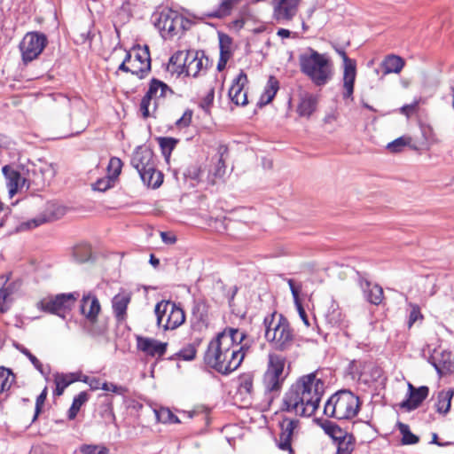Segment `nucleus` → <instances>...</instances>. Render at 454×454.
Instances as JSON below:
<instances>
[{
    "mask_svg": "<svg viewBox=\"0 0 454 454\" xmlns=\"http://www.w3.org/2000/svg\"><path fill=\"white\" fill-rule=\"evenodd\" d=\"M246 338L245 332L226 327L208 343L204 354L205 364L223 375L234 372L250 348L247 342H244Z\"/></svg>",
    "mask_w": 454,
    "mask_h": 454,
    "instance_id": "nucleus-1",
    "label": "nucleus"
},
{
    "mask_svg": "<svg viewBox=\"0 0 454 454\" xmlns=\"http://www.w3.org/2000/svg\"><path fill=\"white\" fill-rule=\"evenodd\" d=\"M325 384L311 372L300 377L285 393L281 411L300 417H310L317 410L325 394Z\"/></svg>",
    "mask_w": 454,
    "mask_h": 454,
    "instance_id": "nucleus-2",
    "label": "nucleus"
},
{
    "mask_svg": "<svg viewBox=\"0 0 454 454\" xmlns=\"http://www.w3.org/2000/svg\"><path fill=\"white\" fill-rule=\"evenodd\" d=\"M299 65L302 74L317 86L325 85L333 76L332 63L325 54L309 47L299 55Z\"/></svg>",
    "mask_w": 454,
    "mask_h": 454,
    "instance_id": "nucleus-3",
    "label": "nucleus"
},
{
    "mask_svg": "<svg viewBox=\"0 0 454 454\" xmlns=\"http://www.w3.org/2000/svg\"><path fill=\"white\" fill-rule=\"evenodd\" d=\"M265 338L273 349L287 351L294 344V333L288 320L282 315L272 313L265 317Z\"/></svg>",
    "mask_w": 454,
    "mask_h": 454,
    "instance_id": "nucleus-4",
    "label": "nucleus"
},
{
    "mask_svg": "<svg viewBox=\"0 0 454 454\" xmlns=\"http://www.w3.org/2000/svg\"><path fill=\"white\" fill-rule=\"evenodd\" d=\"M2 171L6 179V185L11 197L23 188L28 190L32 184L37 187H43L45 185L42 168L34 167L32 169H27L25 171L23 166L15 168L5 165L3 167Z\"/></svg>",
    "mask_w": 454,
    "mask_h": 454,
    "instance_id": "nucleus-5",
    "label": "nucleus"
},
{
    "mask_svg": "<svg viewBox=\"0 0 454 454\" xmlns=\"http://www.w3.org/2000/svg\"><path fill=\"white\" fill-rule=\"evenodd\" d=\"M360 409V401L357 395L350 390H339L327 400L324 407V413L336 419H350L356 416Z\"/></svg>",
    "mask_w": 454,
    "mask_h": 454,
    "instance_id": "nucleus-6",
    "label": "nucleus"
},
{
    "mask_svg": "<svg viewBox=\"0 0 454 454\" xmlns=\"http://www.w3.org/2000/svg\"><path fill=\"white\" fill-rule=\"evenodd\" d=\"M154 313L157 325L164 330H174L184 324L185 314L176 303L169 301H160L155 305Z\"/></svg>",
    "mask_w": 454,
    "mask_h": 454,
    "instance_id": "nucleus-7",
    "label": "nucleus"
},
{
    "mask_svg": "<svg viewBox=\"0 0 454 454\" xmlns=\"http://www.w3.org/2000/svg\"><path fill=\"white\" fill-rule=\"evenodd\" d=\"M188 21L176 11L164 9L155 15L154 26L163 38L172 37L185 29Z\"/></svg>",
    "mask_w": 454,
    "mask_h": 454,
    "instance_id": "nucleus-8",
    "label": "nucleus"
},
{
    "mask_svg": "<svg viewBox=\"0 0 454 454\" xmlns=\"http://www.w3.org/2000/svg\"><path fill=\"white\" fill-rule=\"evenodd\" d=\"M78 297L79 294L76 292L49 296L42 299L37 303V308L44 312L65 318L66 315L74 305Z\"/></svg>",
    "mask_w": 454,
    "mask_h": 454,
    "instance_id": "nucleus-9",
    "label": "nucleus"
},
{
    "mask_svg": "<svg viewBox=\"0 0 454 454\" xmlns=\"http://www.w3.org/2000/svg\"><path fill=\"white\" fill-rule=\"evenodd\" d=\"M286 358L278 354H269L268 368L263 377L265 389L270 392L279 391L285 381Z\"/></svg>",
    "mask_w": 454,
    "mask_h": 454,
    "instance_id": "nucleus-10",
    "label": "nucleus"
},
{
    "mask_svg": "<svg viewBox=\"0 0 454 454\" xmlns=\"http://www.w3.org/2000/svg\"><path fill=\"white\" fill-rule=\"evenodd\" d=\"M173 93V90L165 82L153 78L150 82L149 89L140 103V112L142 116L144 118H148L151 115L150 106L152 104V100H153V112H154L158 106V101L160 98H167L168 95H172Z\"/></svg>",
    "mask_w": 454,
    "mask_h": 454,
    "instance_id": "nucleus-11",
    "label": "nucleus"
},
{
    "mask_svg": "<svg viewBox=\"0 0 454 454\" xmlns=\"http://www.w3.org/2000/svg\"><path fill=\"white\" fill-rule=\"evenodd\" d=\"M101 306L98 299L95 295H83L81 300L80 311L89 321L87 327L88 333L92 336H100L106 333V326H95L98 315L99 314Z\"/></svg>",
    "mask_w": 454,
    "mask_h": 454,
    "instance_id": "nucleus-12",
    "label": "nucleus"
},
{
    "mask_svg": "<svg viewBox=\"0 0 454 454\" xmlns=\"http://www.w3.org/2000/svg\"><path fill=\"white\" fill-rule=\"evenodd\" d=\"M47 43V37L43 33H27L20 43V51L23 62L28 63L37 59L45 48Z\"/></svg>",
    "mask_w": 454,
    "mask_h": 454,
    "instance_id": "nucleus-13",
    "label": "nucleus"
},
{
    "mask_svg": "<svg viewBox=\"0 0 454 454\" xmlns=\"http://www.w3.org/2000/svg\"><path fill=\"white\" fill-rule=\"evenodd\" d=\"M127 61L130 63L131 74L143 79L151 70V58L147 46L127 52Z\"/></svg>",
    "mask_w": 454,
    "mask_h": 454,
    "instance_id": "nucleus-14",
    "label": "nucleus"
},
{
    "mask_svg": "<svg viewBox=\"0 0 454 454\" xmlns=\"http://www.w3.org/2000/svg\"><path fill=\"white\" fill-rule=\"evenodd\" d=\"M300 0H273L274 20L282 25L289 23L297 14Z\"/></svg>",
    "mask_w": 454,
    "mask_h": 454,
    "instance_id": "nucleus-15",
    "label": "nucleus"
},
{
    "mask_svg": "<svg viewBox=\"0 0 454 454\" xmlns=\"http://www.w3.org/2000/svg\"><path fill=\"white\" fill-rule=\"evenodd\" d=\"M136 340L137 349L148 356L160 358L167 352V342H162L153 338L143 336H137Z\"/></svg>",
    "mask_w": 454,
    "mask_h": 454,
    "instance_id": "nucleus-16",
    "label": "nucleus"
},
{
    "mask_svg": "<svg viewBox=\"0 0 454 454\" xmlns=\"http://www.w3.org/2000/svg\"><path fill=\"white\" fill-rule=\"evenodd\" d=\"M299 426V419H291L288 417H284L281 421H279L280 427V434L279 441L278 446L282 450H288L289 453H294V450L291 446V442L293 435L294 434V430Z\"/></svg>",
    "mask_w": 454,
    "mask_h": 454,
    "instance_id": "nucleus-17",
    "label": "nucleus"
},
{
    "mask_svg": "<svg viewBox=\"0 0 454 454\" xmlns=\"http://www.w3.org/2000/svg\"><path fill=\"white\" fill-rule=\"evenodd\" d=\"M247 83V76L244 71H240L236 78L232 81L231 86L229 89L228 96L231 101L236 106L247 105V93L244 90L245 85Z\"/></svg>",
    "mask_w": 454,
    "mask_h": 454,
    "instance_id": "nucleus-18",
    "label": "nucleus"
},
{
    "mask_svg": "<svg viewBox=\"0 0 454 454\" xmlns=\"http://www.w3.org/2000/svg\"><path fill=\"white\" fill-rule=\"evenodd\" d=\"M358 285L364 293L365 300L373 305L381 303L384 298L382 287L378 284H373L369 281L364 275L357 272Z\"/></svg>",
    "mask_w": 454,
    "mask_h": 454,
    "instance_id": "nucleus-19",
    "label": "nucleus"
},
{
    "mask_svg": "<svg viewBox=\"0 0 454 454\" xmlns=\"http://www.w3.org/2000/svg\"><path fill=\"white\" fill-rule=\"evenodd\" d=\"M440 377L450 374L454 372V360L450 351L442 350L434 352L429 359Z\"/></svg>",
    "mask_w": 454,
    "mask_h": 454,
    "instance_id": "nucleus-20",
    "label": "nucleus"
},
{
    "mask_svg": "<svg viewBox=\"0 0 454 454\" xmlns=\"http://www.w3.org/2000/svg\"><path fill=\"white\" fill-rule=\"evenodd\" d=\"M131 165L137 170L139 176L152 170L155 167L153 153L148 148H137L133 153Z\"/></svg>",
    "mask_w": 454,
    "mask_h": 454,
    "instance_id": "nucleus-21",
    "label": "nucleus"
},
{
    "mask_svg": "<svg viewBox=\"0 0 454 454\" xmlns=\"http://www.w3.org/2000/svg\"><path fill=\"white\" fill-rule=\"evenodd\" d=\"M409 398L403 401L400 404L401 408L408 411L417 409L422 402L427 397L429 388L426 386L414 387L411 383L408 384Z\"/></svg>",
    "mask_w": 454,
    "mask_h": 454,
    "instance_id": "nucleus-22",
    "label": "nucleus"
},
{
    "mask_svg": "<svg viewBox=\"0 0 454 454\" xmlns=\"http://www.w3.org/2000/svg\"><path fill=\"white\" fill-rule=\"evenodd\" d=\"M208 59L203 52L190 51L184 73L188 76L197 77L201 71L207 69Z\"/></svg>",
    "mask_w": 454,
    "mask_h": 454,
    "instance_id": "nucleus-23",
    "label": "nucleus"
},
{
    "mask_svg": "<svg viewBox=\"0 0 454 454\" xmlns=\"http://www.w3.org/2000/svg\"><path fill=\"white\" fill-rule=\"evenodd\" d=\"M356 77V62L343 66V99L353 100L354 86Z\"/></svg>",
    "mask_w": 454,
    "mask_h": 454,
    "instance_id": "nucleus-24",
    "label": "nucleus"
},
{
    "mask_svg": "<svg viewBox=\"0 0 454 454\" xmlns=\"http://www.w3.org/2000/svg\"><path fill=\"white\" fill-rule=\"evenodd\" d=\"M131 296L128 293H120L112 300L113 313L118 323H122L127 318V309L130 302Z\"/></svg>",
    "mask_w": 454,
    "mask_h": 454,
    "instance_id": "nucleus-25",
    "label": "nucleus"
},
{
    "mask_svg": "<svg viewBox=\"0 0 454 454\" xmlns=\"http://www.w3.org/2000/svg\"><path fill=\"white\" fill-rule=\"evenodd\" d=\"M317 101L316 95L309 92L301 93L297 106V114L301 117L309 118L317 109Z\"/></svg>",
    "mask_w": 454,
    "mask_h": 454,
    "instance_id": "nucleus-26",
    "label": "nucleus"
},
{
    "mask_svg": "<svg viewBox=\"0 0 454 454\" xmlns=\"http://www.w3.org/2000/svg\"><path fill=\"white\" fill-rule=\"evenodd\" d=\"M325 317L327 325H329L333 328L348 327V321L346 320V316L342 313L339 306L334 302H333L328 308Z\"/></svg>",
    "mask_w": 454,
    "mask_h": 454,
    "instance_id": "nucleus-27",
    "label": "nucleus"
},
{
    "mask_svg": "<svg viewBox=\"0 0 454 454\" xmlns=\"http://www.w3.org/2000/svg\"><path fill=\"white\" fill-rule=\"evenodd\" d=\"M189 54L190 51H179L173 54L169 59L168 70L177 74H184Z\"/></svg>",
    "mask_w": 454,
    "mask_h": 454,
    "instance_id": "nucleus-28",
    "label": "nucleus"
},
{
    "mask_svg": "<svg viewBox=\"0 0 454 454\" xmlns=\"http://www.w3.org/2000/svg\"><path fill=\"white\" fill-rule=\"evenodd\" d=\"M79 375L76 372L72 373H57L55 375L54 382L56 384V388L54 390V395H61L64 393L66 387H67L70 384L78 381Z\"/></svg>",
    "mask_w": 454,
    "mask_h": 454,
    "instance_id": "nucleus-29",
    "label": "nucleus"
},
{
    "mask_svg": "<svg viewBox=\"0 0 454 454\" xmlns=\"http://www.w3.org/2000/svg\"><path fill=\"white\" fill-rule=\"evenodd\" d=\"M381 66L385 74H399L404 67V61L401 57L392 54L384 59Z\"/></svg>",
    "mask_w": 454,
    "mask_h": 454,
    "instance_id": "nucleus-30",
    "label": "nucleus"
},
{
    "mask_svg": "<svg viewBox=\"0 0 454 454\" xmlns=\"http://www.w3.org/2000/svg\"><path fill=\"white\" fill-rule=\"evenodd\" d=\"M279 83L274 76H270L263 93L261 96L259 104L264 106L271 102L277 91L278 90Z\"/></svg>",
    "mask_w": 454,
    "mask_h": 454,
    "instance_id": "nucleus-31",
    "label": "nucleus"
},
{
    "mask_svg": "<svg viewBox=\"0 0 454 454\" xmlns=\"http://www.w3.org/2000/svg\"><path fill=\"white\" fill-rule=\"evenodd\" d=\"M140 177L145 185L152 188H158L163 182L162 173L156 170L155 167L152 170L141 174Z\"/></svg>",
    "mask_w": 454,
    "mask_h": 454,
    "instance_id": "nucleus-32",
    "label": "nucleus"
},
{
    "mask_svg": "<svg viewBox=\"0 0 454 454\" xmlns=\"http://www.w3.org/2000/svg\"><path fill=\"white\" fill-rule=\"evenodd\" d=\"M454 395V389L449 388L446 391L438 393L436 410L440 413H447L450 409L451 399Z\"/></svg>",
    "mask_w": 454,
    "mask_h": 454,
    "instance_id": "nucleus-33",
    "label": "nucleus"
},
{
    "mask_svg": "<svg viewBox=\"0 0 454 454\" xmlns=\"http://www.w3.org/2000/svg\"><path fill=\"white\" fill-rule=\"evenodd\" d=\"M240 0H222L216 10L208 14L211 18H223L228 16L233 6L236 5Z\"/></svg>",
    "mask_w": 454,
    "mask_h": 454,
    "instance_id": "nucleus-34",
    "label": "nucleus"
},
{
    "mask_svg": "<svg viewBox=\"0 0 454 454\" xmlns=\"http://www.w3.org/2000/svg\"><path fill=\"white\" fill-rule=\"evenodd\" d=\"M89 400V395L87 392L82 391L80 392L77 395H75L73 399V403L71 407L68 410L67 417L69 419H74L81 407Z\"/></svg>",
    "mask_w": 454,
    "mask_h": 454,
    "instance_id": "nucleus-35",
    "label": "nucleus"
},
{
    "mask_svg": "<svg viewBox=\"0 0 454 454\" xmlns=\"http://www.w3.org/2000/svg\"><path fill=\"white\" fill-rule=\"evenodd\" d=\"M15 382V375L11 369L0 366V394L8 391Z\"/></svg>",
    "mask_w": 454,
    "mask_h": 454,
    "instance_id": "nucleus-36",
    "label": "nucleus"
},
{
    "mask_svg": "<svg viewBox=\"0 0 454 454\" xmlns=\"http://www.w3.org/2000/svg\"><path fill=\"white\" fill-rule=\"evenodd\" d=\"M160 148L165 159L168 160L178 143V139L169 137H160L157 138Z\"/></svg>",
    "mask_w": 454,
    "mask_h": 454,
    "instance_id": "nucleus-37",
    "label": "nucleus"
},
{
    "mask_svg": "<svg viewBox=\"0 0 454 454\" xmlns=\"http://www.w3.org/2000/svg\"><path fill=\"white\" fill-rule=\"evenodd\" d=\"M155 416L160 423L178 424L180 420L176 415H175L168 408L161 407L159 410H155Z\"/></svg>",
    "mask_w": 454,
    "mask_h": 454,
    "instance_id": "nucleus-38",
    "label": "nucleus"
},
{
    "mask_svg": "<svg viewBox=\"0 0 454 454\" xmlns=\"http://www.w3.org/2000/svg\"><path fill=\"white\" fill-rule=\"evenodd\" d=\"M397 427L403 435L402 443L403 445H411L419 442V438L411 432L410 427L407 424L398 422Z\"/></svg>",
    "mask_w": 454,
    "mask_h": 454,
    "instance_id": "nucleus-39",
    "label": "nucleus"
},
{
    "mask_svg": "<svg viewBox=\"0 0 454 454\" xmlns=\"http://www.w3.org/2000/svg\"><path fill=\"white\" fill-rule=\"evenodd\" d=\"M337 454H350L354 450L355 439L352 434H344V437L337 441Z\"/></svg>",
    "mask_w": 454,
    "mask_h": 454,
    "instance_id": "nucleus-40",
    "label": "nucleus"
},
{
    "mask_svg": "<svg viewBox=\"0 0 454 454\" xmlns=\"http://www.w3.org/2000/svg\"><path fill=\"white\" fill-rule=\"evenodd\" d=\"M73 255L78 262H87L91 255V249L88 244H82L74 247Z\"/></svg>",
    "mask_w": 454,
    "mask_h": 454,
    "instance_id": "nucleus-41",
    "label": "nucleus"
},
{
    "mask_svg": "<svg viewBox=\"0 0 454 454\" xmlns=\"http://www.w3.org/2000/svg\"><path fill=\"white\" fill-rule=\"evenodd\" d=\"M16 348L20 350L23 355H25L35 368L43 375H47L49 373V370L47 372L44 371L43 364L37 359L35 356H34L27 348L20 344L16 345Z\"/></svg>",
    "mask_w": 454,
    "mask_h": 454,
    "instance_id": "nucleus-42",
    "label": "nucleus"
},
{
    "mask_svg": "<svg viewBox=\"0 0 454 454\" xmlns=\"http://www.w3.org/2000/svg\"><path fill=\"white\" fill-rule=\"evenodd\" d=\"M322 427L325 430V434H327L336 442L339 439L343 438L344 434L346 433L339 426L331 421H325L323 424Z\"/></svg>",
    "mask_w": 454,
    "mask_h": 454,
    "instance_id": "nucleus-43",
    "label": "nucleus"
},
{
    "mask_svg": "<svg viewBox=\"0 0 454 454\" xmlns=\"http://www.w3.org/2000/svg\"><path fill=\"white\" fill-rule=\"evenodd\" d=\"M411 142V137L409 136L400 137L394 141L387 144V148L391 153H400Z\"/></svg>",
    "mask_w": 454,
    "mask_h": 454,
    "instance_id": "nucleus-44",
    "label": "nucleus"
},
{
    "mask_svg": "<svg viewBox=\"0 0 454 454\" xmlns=\"http://www.w3.org/2000/svg\"><path fill=\"white\" fill-rule=\"evenodd\" d=\"M122 167L121 160L117 157H113L109 160V164L107 167L108 176L113 179H116L118 176L121 174Z\"/></svg>",
    "mask_w": 454,
    "mask_h": 454,
    "instance_id": "nucleus-45",
    "label": "nucleus"
},
{
    "mask_svg": "<svg viewBox=\"0 0 454 454\" xmlns=\"http://www.w3.org/2000/svg\"><path fill=\"white\" fill-rule=\"evenodd\" d=\"M196 347L193 344H188L187 346L181 348L176 356L184 361H192L196 356Z\"/></svg>",
    "mask_w": 454,
    "mask_h": 454,
    "instance_id": "nucleus-46",
    "label": "nucleus"
},
{
    "mask_svg": "<svg viewBox=\"0 0 454 454\" xmlns=\"http://www.w3.org/2000/svg\"><path fill=\"white\" fill-rule=\"evenodd\" d=\"M101 389L106 392H112L119 395H125L129 389L125 386L116 385L113 382L104 381Z\"/></svg>",
    "mask_w": 454,
    "mask_h": 454,
    "instance_id": "nucleus-47",
    "label": "nucleus"
},
{
    "mask_svg": "<svg viewBox=\"0 0 454 454\" xmlns=\"http://www.w3.org/2000/svg\"><path fill=\"white\" fill-rule=\"evenodd\" d=\"M114 179L110 177L109 176L99 178L92 184V189L94 191L98 192H106V190L110 189L114 186Z\"/></svg>",
    "mask_w": 454,
    "mask_h": 454,
    "instance_id": "nucleus-48",
    "label": "nucleus"
},
{
    "mask_svg": "<svg viewBox=\"0 0 454 454\" xmlns=\"http://www.w3.org/2000/svg\"><path fill=\"white\" fill-rule=\"evenodd\" d=\"M411 311L408 319V327L411 328L419 319H423L420 308L417 304L410 303Z\"/></svg>",
    "mask_w": 454,
    "mask_h": 454,
    "instance_id": "nucleus-49",
    "label": "nucleus"
},
{
    "mask_svg": "<svg viewBox=\"0 0 454 454\" xmlns=\"http://www.w3.org/2000/svg\"><path fill=\"white\" fill-rule=\"evenodd\" d=\"M47 393H48L47 387H45L43 389V391L41 392V394L37 396L36 401H35V414H34L32 422H35L37 419L39 414L41 413L42 408H43L44 402L46 400V397H47Z\"/></svg>",
    "mask_w": 454,
    "mask_h": 454,
    "instance_id": "nucleus-50",
    "label": "nucleus"
},
{
    "mask_svg": "<svg viewBox=\"0 0 454 454\" xmlns=\"http://www.w3.org/2000/svg\"><path fill=\"white\" fill-rule=\"evenodd\" d=\"M81 451L84 454H108L109 450L107 448L104 446H98V445H83L81 448Z\"/></svg>",
    "mask_w": 454,
    "mask_h": 454,
    "instance_id": "nucleus-51",
    "label": "nucleus"
},
{
    "mask_svg": "<svg viewBox=\"0 0 454 454\" xmlns=\"http://www.w3.org/2000/svg\"><path fill=\"white\" fill-rule=\"evenodd\" d=\"M214 98H215V89L211 88L207 91V93L202 98V99L200 103V106L203 110L208 111L214 103Z\"/></svg>",
    "mask_w": 454,
    "mask_h": 454,
    "instance_id": "nucleus-52",
    "label": "nucleus"
},
{
    "mask_svg": "<svg viewBox=\"0 0 454 454\" xmlns=\"http://www.w3.org/2000/svg\"><path fill=\"white\" fill-rule=\"evenodd\" d=\"M192 118V111L190 109H187L184 111L183 115L178 120H176V126L179 129L186 128L191 124Z\"/></svg>",
    "mask_w": 454,
    "mask_h": 454,
    "instance_id": "nucleus-53",
    "label": "nucleus"
},
{
    "mask_svg": "<svg viewBox=\"0 0 454 454\" xmlns=\"http://www.w3.org/2000/svg\"><path fill=\"white\" fill-rule=\"evenodd\" d=\"M419 104V100H415L411 104L404 105L400 108V112L401 114H404L406 117L409 118L417 112Z\"/></svg>",
    "mask_w": 454,
    "mask_h": 454,
    "instance_id": "nucleus-54",
    "label": "nucleus"
},
{
    "mask_svg": "<svg viewBox=\"0 0 454 454\" xmlns=\"http://www.w3.org/2000/svg\"><path fill=\"white\" fill-rule=\"evenodd\" d=\"M287 283L290 287L294 303H298V301H300L299 295H300V292L301 290V285L296 286L293 279H288Z\"/></svg>",
    "mask_w": 454,
    "mask_h": 454,
    "instance_id": "nucleus-55",
    "label": "nucleus"
},
{
    "mask_svg": "<svg viewBox=\"0 0 454 454\" xmlns=\"http://www.w3.org/2000/svg\"><path fill=\"white\" fill-rule=\"evenodd\" d=\"M333 48H334V51H336V53L342 59L343 66L349 65V64L356 62L355 59H349L348 57V55L343 48L336 46V45L333 46Z\"/></svg>",
    "mask_w": 454,
    "mask_h": 454,
    "instance_id": "nucleus-56",
    "label": "nucleus"
},
{
    "mask_svg": "<svg viewBox=\"0 0 454 454\" xmlns=\"http://www.w3.org/2000/svg\"><path fill=\"white\" fill-rule=\"evenodd\" d=\"M231 39L225 34H219V47L220 49H231Z\"/></svg>",
    "mask_w": 454,
    "mask_h": 454,
    "instance_id": "nucleus-57",
    "label": "nucleus"
},
{
    "mask_svg": "<svg viewBox=\"0 0 454 454\" xmlns=\"http://www.w3.org/2000/svg\"><path fill=\"white\" fill-rule=\"evenodd\" d=\"M184 176L190 177L192 180H199L200 176V168L194 166L187 169Z\"/></svg>",
    "mask_w": 454,
    "mask_h": 454,
    "instance_id": "nucleus-58",
    "label": "nucleus"
},
{
    "mask_svg": "<svg viewBox=\"0 0 454 454\" xmlns=\"http://www.w3.org/2000/svg\"><path fill=\"white\" fill-rule=\"evenodd\" d=\"M225 168H226V166H225L224 160H223V155H222L218 160L215 176H219V177L223 176L225 173Z\"/></svg>",
    "mask_w": 454,
    "mask_h": 454,
    "instance_id": "nucleus-59",
    "label": "nucleus"
},
{
    "mask_svg": "<svg viewBox=\"0 0 454 454\" xmlns=\"http://www.w3.org/2000/svg\"><path fill=\"white\" fill-rule=\"evenodd\" d=\"M241 391L250 393L253 388V381L250 378L244 379L239 386Z\"/></svg>",
    "mask_w": 454,
    "mask_h": 454,
    "instance_id": "nucleus-60",
    "label": "nucleus"
},
{
    "mask_svg": "<svg viewBox=\"0 0 454 454\" xmlns=\"http://www.w3.org/2000/svg\"><path fill=\"white\" fill-rule=\"evenodd\" d=\"M296 308H297V310L299 312V315L301 318V320L303 321V323L306 325H309V319H308V316L301 303V301H298V303H294Z\"/></svg>",
    "mask_w": 454,
    "mask_h": 454,
    "instance_id": "nucleus-61",
    "label": "nucleus"
},
{
    "mask_svg": "<svg viewBox=\"0 0 454 454\" xmlns=\"http://www.w3.org/2000/svg\"><path fill=\"white\" fill-rule=\"evenodd\" d=\"M160 237H161L162 241L165 244L171 245L176 241V237L174 235H171L168 232H165V231L160 232Z\"/></svg>",
    "mask_w": 454,
    "mask_h": 454,
    "instance_id": "nucleus-62",
    "label": "nucleus"
},
{
    "mask_svg": "<svg viewBox=\"0 0 454 454\" xmlns=\"http://www.w3.org/2000/svg\"><path fill=\"white\" fill-rule=\"evenodd\" d=\"M102 384H103V382L101 381V380L99 378L91 377L89 386L91 390H98V389H101Z\"/></svg>",
    "mask_w": 454,
    "mask_h": 454,
    "instance_id": "nucleus-63",
    "label": "nucleus"
},
{
    "mask_svg": "<svg viewBox=\"0 0 454 454\" xmlns=\"http://www.w3.org/2000/svg\"><path fill=\"white\" fill-rule=\"evenodd\" d=\"M104 396L106 397V400L107 401V408L106 411L108 412L109 417L114 420L115 416L113 411V403H112V397L109 396L107 394H104Z\"/></svg>",
    "mask_w": 454,
    "mask_h": 454,
    "instance_id": "nucleus-64",
    "label": "nucleus"
}]
</instances>
